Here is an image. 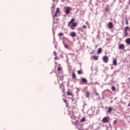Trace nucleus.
I'll list each match as a JSON object with an SVG mask.
<instances>
[{"label": "nucleus", "instance_id": "1", "mask_svg": "<svg viewBox=\"0 0 130 130\" xmlns=\"http://www.w3.org/2000/svg\"><path fill=\"white\" fill-rule=\"evenodd\" d=\"M75 18H72L68 23V26L70 27L71 30H75L78 26V22H75Z\"/></svg>", "mask_w": 130, "mask_h": 130}, {"label": "nucleus", "instance_id": "2", "mask_svg": "<svg viewBox=\"0 0 130 130\" xmlns=\"http://www.w3.org/2000/svg\"><path fill=\"white\" fill-rule=\"evenodd\" d=\"M59 15H60V10H59V8H57L54 14L52 15V17L53 19H54V18H56V17H57V16H59Z\"/></svg>", "mask_w": 130, "mask_h": 130}, {"label": "nucleus", "instance_id": "3", "mask_svg": "<svg viewBox=\"0 0 130 130\" xmlns=\"http://www.w3.org/2000/svg\"><path fill=\"white\" fill-rule=\"evenodd\" d=\"M64 10L66 14L69 15V14H70V13H71V11H72V8L70 7H65L64 8Z\"/></svg>", "mask_w": 130, "mask_h": 130}, {"label": "nucleus", "instance_id": "4", "mask_svg": "<svg viewBox=\"0 0 130 130\" xmlns=\"http://www.w3.org/2000/svg\"><path fill=\"white\" fill-rule=\"evenodd\" d=\"M108 121H109V117H105L102 119V122L105 123H108Z\"/></svg>", "mask_w": 130, "mask_h": 130}, {"label": "nucleus", "instance_id": "5", "mask_svg": "<svg viewBox=\"0 0 130 130\" xmlns=\"http://www.w3.org/2000/svg\"><path fill=\"white\" fill-rule=\"evenodd\" d=\"M102 59L103 61L105 62V63H107V62H108V61L109 60V59L108 58V57H107V56H103Z\"/></svg>", "mask_w": 130, "mask_h": 130}, {"label": "nucleus", "instance_id": "6", "mask_svg": "<svg viewBox=\"0 0 130 130\" xmlns=\"http://www.w3.org/2000/svg\"><path fill=\"white\" fill-rule=\"evenodd\" d=\"M60 89H62V93H63V94L66 93V90L64 89V85H63V84H61L60 85Z\"/></svg>", "mask_w": 130, "mask_h": 130}, {"label": "nucleus", "instance_id": "7", "mask_svg": "<svg viewBox=\"0 0 130 130\" xmlns=\"http://www.w3.org/2000/svg\"><path fill=\"white\" fill-rule=\"evenodd\" d=\"M118 48H119V49L123 50L125 49V46H124V44H121L119 45Z\"/></svg>", "mask_w": 130, "mask_h": 130}, {"label": "nucleus", "instance_id": "8", "mask_svg": "<svg viewBox=\"0 0 130 130\" xmlns=\"http://www.w3.org/2000/svg\"><path fill=\"white\" fill-rule=\"evenodd\" d=\"M81 82L84 84V85H87L88 83V80L85 78H81Z\"/></svg>", "mask_w": 130, "mask_h": 130}, {"label": "nucleus", "instance_id": "9", "mask_svg": "<svg viewBox=\"0 0 130 130\" xmlns=\"http://www.w3.org/2000/svg\"><path fill=\"white\" fill-rule=\"evenodd\" d=\"M72 77L73 80H76V79H77V76L76 75V73H75V71L73 72Z\"/></svg>", "mask_w": 130, "mask_h": 130}, {"label": "nucleus", "instance_id": "10", "mask_svg": "<svg viewBox=\"0 0 130 130\" xmlns=\"http://www.w3.org/2000/svg\"><path fill=\"white\" fill-rule=\"evenodd\" d=\"M108 26L109 29H112L113 28V23H112L111 22H109L108 23Z\"/></svg>", "mask_w": 130, "mask_h": 130}, {"label": "nucleus", "instance_id": "11", "mask_svg": "<svg viewBox=\"0 0 130 130\" xmlns=\"http://www.w3.org/2000/svg\"><path fill=\"white\" fill-rule=\"evenodd\" d=\"M70 36L73 38L76 37V36H77V33L75 31H73L70 34Z\"/></svg>", "mask_w": 130, "mask_h": 130}, {"label": "nucleus", "instance_id": "12", "mask_svg": "<svg viewBox=\"0 0 130 130\" xmlns=\"http://www.w3.org/2000/svg\"><path fill=\"white\" fill-rule=\"evenodd\" d=\"M92 57L93 60H98V59L99 58V56L92 55Z\"/></svg>", "mask_w": 130, "mask_h": 130}, {"label": "nucleus", "instance_id": "13", "mask_svg": "<svg viewBox=\"0 0 130 130\" xmlns=\"http://www.w3.org/2000/svg\"><path fill=\"white\" fill-rule=\"evenodd\" d=\"M125 43H126V44H128V45H129V44H130V38H127L125 40Z\"/></svg>", "mask_w": 130, "mask_h": 130}, {"label": "nucleus", "instance_id": "14", "mask_svg": "<svg viewBox=\"0 0 130 130\" xmlns=\"http://www.w3.org/2000/svg\"><path fill=\"white\" fill-rule=\"evenodd\" d=\"M113 66H117V61L116 60V59H114L113 60Z\"/></svg>", "mask_w": 130, "mask_h": 130}, {"label": "nucleus", "instance_id": "15", "mask_svg": "<svg viewBox=\"0 0 130 130\" xmlns=\"http://www.w3.org/2000/svg\"><path fill=\"white\" fill-rule=\"evenodd\" d=\"M85 96L86 98H89V97H90V92H89V91H86L85 92Z\"/></svg>", "mask_w": 130, "mask_h": 130}, {"label": "nucleus", "instance_id": "16", "mask_svg": "<svg viewBox=\"0 0 130 130\" xmlns=\"http://www.w3.org/2000/svg\"><path fill=\"white\" fill-rule=\"evenodd\" d=\"M102 48H99L98 49V54H100V53H102Z\"/></svg>", "mask_w": 130, "mask_h": 130}, {"label": "nucleus", "instance_id": "17", "mask_svg": "<svg viewBox=\"0 0 130 130\" xmlns=\"http://www.w3.org/2000/svg\"><path fill=\"white\" fill-rule=\"evenodd\" d=\"M112 111V108L111 107H109L108 110V113H111Z\"/></svg>", "mask_w": 130, "mask_h": 130}, {"label": "nucleus", "instance_id": "18", "mask_svg": "<svg viewBox=\"0 0 130 130\" xmlns=\"http://www.w3.org/2000/svg\"><path fill=\"white\" fill-rule=\"evenodd\" d=\"M77 73L78 75H82V74H83V70H81L78 71Z\"/></svg>", "mask_w": 130, "mask_h": 130}, {"label": "nucleus", "instance_id": "19", "mask_svg": "<svg viewBox=\"0 0 130 130\" xmlns=\"http://www.w3.org/2000/svg\"><path fill=\"white\" fill-rule=\"evenodd\" d=\"M129 29V27L128 26H126L124 29V31H126L127 32V31H128V29Z\"/></svg>", "mask_w": 130, "mask_h": 130}, {"label": "nucleus", "instance_id": "20", "mask_svg": "<svg viewBox=\"0 0 130 130\" xmlns=\"http://www.w3.org/2000/svg\"><path fill=\"white\" fill-rule=\"evenodd\" d=\"M59 79L60 81H63V76H60Z\"/></svg>", "mask_w": 130, "mask_h": 130}, {"label": "nucleus", "instance_id": "21", "mask_svg": "<svg viewBox=\"0 0 130 130\" xmlns=\"http://www.w3.org/2000/svg\"><path fill=\"white\" fill-rule=\"evenodd\" d=\"M58 36L59 37H61L62 36H63V33L62 32L59 33L58 35Z\"/></svg>", "mask_w": 130, "mask_h": 130}, {"label": "nucleus", "instance_id": "22", "mask_svg": "<svg viewBox=\"0 0 130 130\" xmlns=\"http://www.w3.org/2000/svg\"><path fill=\"white\" fill-rule=\"evenodd\" d=\"M64 46L65 48H67V49H70V47H69V45H68L67 44H64Z\"/></svg>", "mask_w": 130, "mask_h": 130}, {"label": "nucleus", "instance_id": "23", "mask_svg": "<svg viewBox=\"0 0 130 130\" xmlns=\"http://www.w3.org/2000/svg\"><path fill=\"white\" fill-rule=\"evenodd\" d=\"M67 95H68V96H72V97H73V93H71V92H69V91H68L67 92Z\"/></svg>", "mask_w": 130, "mask_h": 130}, {"label": "nucleus", "instance_id": "24", "mask_svg": "<svg viewBox=\"0 0 130 130\" xmlns=\"http://www.w3.org/2000/svg\"><path fill=\"white\" fill-rule=\"evenodd\" d=\"M128 35L127 31H124V37H126Z\"/></svg>", "mask_w": 130, "mask_h": 130}, {"label": "nucleus", "instance_id": "25", "mask_svg": "<svg viewBox=\"0 0 130 130\" xmlns=\"http://www.w3.org/2000/svg\"><path fill=\"white\" fill-rule=\"evenodd\" d=\"M85 117H83V118H82V119H81L80 120V122H84V121H85Z\"/></svg>", "mask_w": 130, "mask_h": 130}, {"label": "nucleus", "instance_id": "26", "mask_svg": "<svg viewBox=\"0 0 130 130\" xmlns=\"http://www.w3.org/2000/svg\"><path fill=\"white\" fill-rule=\"evenodd\" d=\"M109 11V7L107 6L106 7V12H108Z\"/></svg>", "mask_w": 130, "mask_h": 130}, {"label": "nucleus", "instance_id": "27", "mask_svg": "<svg viewBox=\"0 0 130 130\" xmlns=\"http://www.w3.org/2000/svg\"><path fill=\"white\" fill-rule=\"evenodd\" d=\"M125 24H126V25L128 24V20H127V18L125 19Z\"/></svg>", "mask_w": 130, "mask_h": 130}, {"label": "nucleus", "instance_id": "28", "mask_svg": "<svg viewBox=\"0 0 130 130\" xmlns=\"http://www.w3.org/2000/svg\"><path fill=\"white\" fill-rule=\"evenodd\" d=\"M111 90L114 92V91H115V87L114 86H112Z\"/></svg>", "mask_w": 130, "mask_h": 130}, {"label": "nucleus", "instance_id": "29", "mask_svg": "<svg viewBox=\"0 0 130 130\" xmlns=\"http://www.w3.org/2000/svg\"><path fill=\"white\" fill-rule=\"evenodd\" d=\"M62 69L61 67H58L57 69V71L58 72H60V71H61Z\"/></svg>", "mask_w": 130, "mask_h": 130}, {"label": "nucleus", "instance_id": "30", "mask_svg": "<svg viewBox=\"0 0 130 130\" xmlns=\"http://www.w3.org/2000/svg\"><path fill=\"white\" fill-rule=\"evenodd\" d=\"M82 28H83V29H86L87 28V26L85 25H83Z\"/></svg>", "mask_w": 130, "mask_h": 130}, {"label": "nucleus", "instance_id": "31", "mask_svg": "<svg viewBox=\"0 0 130 130\" xmlns=\"http://www.w3.org/2000/svg\"><path fill=\"white\" fill-rule=\"evenodd\" d=\"M63 102H64V103H68V102L67 101V100H64V99H63Z\"/></svg>", "mask_w": 130, "mask_h": 130}, {"label": "nucleus", "instance_id": "32", "mask_svg": "<svg viewBox=\"0 0 130 130\" xmlns=\"http://www.w3.org/2000/svg\"><path fill=\"white\" fill-rule=\"evenodd\" d=\"M95 95L96 96H99V93L97 92H95Z\"/></svg>", "mask_w": 130, "mask_h": 130}, {"label": "nucleus", "instance_id": "33", "mask_svg": "<svg viewBox=\"0 0 130 130\" xmlns=\"http://www.w3.org/2000/svg\"><path fill=\"white\" fill-rule=\"evenodd\" d=\"M116 122H117V120H114L113 122L114 124H115V123H116Z\"/></svg>", "mask_w": 130, "mask_h": 130}, {"label": "nucleus", "instance_id": "34", "mask_svg": "<svg viewBox=\"0 0 130 130\" xmlns=\"http://www.w3.org/2000/svg\"><path fill=\"white\" fill-rule=\"evenodd\" d=\"M54 59H55V60H56L58 59V57L56 56V57H55Z\"/></svg>", "mask_w": 130, "mask_h": 130}, {"label": "nucleus", "instance_id": "35", "mask_svg": "<svg viewBox=\"0 0 130 130\" xmlns=\"http://www.w3.org/2000/svg\"><path fill=\"white\" fill-rule=\"evenodd\" d=\"M69 107V103H67L66 104V107Z\"/></svg>", "mask_w": 130, "mask_h": 130}, {"label": "nucleus", "instance_id": "36", "mask_svg": "<svg viewBox=\"0 0 130 130\" xmlns=\"http://www.w3.org/2000/svg\"><path fill=\"white\" fill-rule=\"evenodd\" d=\"M54 55L55 56L56 55V52H54Z\"/></svg>", "mask_w": 130, "mask_h": 130}, {"label": "nucleus", "instance_id": "37", "mask_svg": "<svg viewBox=\"0 0 130 130\" xmlns=\"http://www.w3.org/2000/svg\"><path fill=\"white\" fill-rule=\"evenodd\" d=\"M127 106H128V107H130V102H129V104H128Z\"/></svg>", "mask_w": 130, "mask_h": 130}, {"label": "nucleus", "instance_id": "38", "mask_svg": "<svg viewBox=\"0 0 130 130\" xmlns=\"http://www.w3.org/2000/svg\"><path fill=\"white\" fill-rule=\"evenodd\" d=\"M128 81H129V83H130V77H129V78H128Z\"/></svg>", "mask_w": 130, "mask_h": 130}, {"label": "nucleus", "instance_id": "39", "mask_svg": "<svg viewBox=\"0 0 130 130\" xmlns=\"http://www.w3.org/2000/svg\"><path fill=\"white\" fill-rule=\"evenodd\" d=\"M54 2H55V0H53Z\"/></svg>", "mask_w": 130, "mask_h": 130}, {"label": "nucleus", "instance_id": "40", "mask_svg": "<svg viewBox=\"0 0 130 130\" xmlns=\"http://www.w3.org/2000/svg\"><path fill=\"white\" fill-rule=\"evenodd\" d=\"M76 123H78V121H76Z\"/></svg>", "mask_w": 130, "mask_h": 130}]
</instances>
